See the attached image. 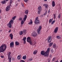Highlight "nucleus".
Instances as JSON below:
<instances>
[{
  "mask_svg": "<svg viewBox=\"0 0 62 62\" xmlns=\"http://www.w3.org/2000/svg\"><path fill=\"white\" fill-rule=\"evenodd\" d=\"M41 54L43 55H44L45 57H48L49 56V54H46V52H45V51H41Z\"/></svg>",
  "mask_w": 62,
  "mask_h": 62,
  "instance_id": "obj_2",
  "label": "nucleus"
},
{
  "mask_svg": "<svg viewBox=\"0 0 62 62\" xmlns=\"http://www.w3.org/2000/svg\"><path fill=\"white\" fill-rule=\"evenodd\" d=\"M37 52L38 51H37V50H36L34 51L33 54H37Z\"/></svg>",
  "mask_w": 62,
  "mask_h": 62,
  "instance_id": "obj_24",
  "label": "nucleus"
},
{
  "mask_svg": "<svg viewBox=\"0 0 62 62\" xmlns=\"http://www.w3.org/2000/svg\"><path fill=\"white\" fill-rule=\"evenodd\" d=\"M10 6L11 5H10L6 7V11H8L9 10V9H10Z\"/></svg>",
  "mask_w": 62,
  "mask_h": 62,
  "instance_id": "obj_8",
  "label": "nucleus"
},
{
  "mask_svg": "<svg viewBox=\"0 0 62 62\" xmlns=\"http://www.w3.org/2000/svg\"><path fill=\"white\" fill-rule=\"evenodd\" d=\"M15 44L16 45L18 46L20 44V43H19V42H18L16 41L15 42Z\"/></svg>",
  "mask_w": 62,
  "mask_h": 62,
  "instance_id": "obj_22",
  "label": "nucleus"
},
{
  "mask_svg": "<svg viewBox=\"0 0 62 62\" xmlns=\"http://www.w3.org/2000/svg\"><path fill=\"white\" fill-rule=\"evenodd\" d=\"M29 42L30 44L31 45H32V46H33V45H34V44H33V42L32 41H30V42Z\"/></svg>",
  "mask_w": 62,
  "mask_h": 62,
  "instance_id": "obj_23",
  "label": "nucleus"
},
{
  "mask_svg": "<svg viewBox=\"0 0 62 62\" xmlns=\"http://www.w3.org/2000/svg\"><path fill=\"white\" fill-rule=\"evenodd\" d=\"M60 62H62V60H61Z\"/></svg>",
  "mask_w": 62,
  "mask_h": 62,
  "instance_id": "obj_63",
  "label": "nucleus"
},
{
  "mask_svg": "<svg viewBox=\"0 0 62 62\" xmlns=\"http://www.w3.org/2000/svg\"><path fill=\"white\" fill-rule=\"evenodd\" d=\"M21 4L23 7H24V5H23V3H22Z\"/></svg>",
  "mask_w": 62,
  "mask_h": 62,
  "instance_id": "obj_49",
  "label": "nucleus"
},
{
  "mask_svg": "<svg viewBox=\"0 0 62 62\" xmlns=\"http://www.w3.org/2000/svg\"><path fill=\"white\" fill-rule=\"evenodd\" d=\"M24 44H25V43H26V41H24Z\"/></svg>",
  "mask_w": 62,
  "mask_h": 62,
  "instance_id": "obj_52",
  "label": "nucleus"
},
{
  "mask_svg": "<svg viewBox=\"0 0 62 62\" xmlns=\"http://www.w3.org/2000/svg\"><path fill=\"white\" fill-rule=\"evenodd\" d=\"M32 58L30 59L29 60L30 61H32Z\"/></svg>",
  "mask_w": 62,
  "mask_h": 62,
  "instance_id": "obj_48",
  "label": "nucleus"
},
{
  "mask_svg": "<svg viewBox=\"0 0 62 62\" xmlns=\"http://www.w3.org/2000/svg\"><path fill=\"white\" fill-rule=\"evenodd\" d=\"M61 17V15L59 14V15H58V19H60V18Z\"/></svg>",
  "mask_w": 62,
  "mask_h": 62,
  "instance_id": "obj_39",
  "label": "nucleus"
},
{
  "mask_svg": "<svg viewBox=\"0 0 62 62\" xmlns=\"http://www.w3.org/2000/svg\"><path fill=\"white\" fill-rule=\"evenodd\" d=\"M27 18V15H25L24 16V18L23 19L24 21H25V20H26Z\"/></svg>",
  "mask_w": 62,
  "mask_h": 62,
  "instance_id": "obj_18",
  "label": "nucleus"
},
{
  "mask_svg": "<svg viewBox=\"0 0 62 62\" xmlns=\"http://www.w3.org/2000/svg\"><path fill=\"white\" fill-rule=\"evenodd\" d=\"M26 39V37H25L23 38V41H25Z\"/></svg>",
  "mask_w": 62,
  "mask_h": 62,
  "instance_id": "obj_35",
  "label": "nucleus"
},
{
  "mask_svg": "<svg viewBox=\"0 0 62 62\" xmlns=\"http://www.w3.org/2000/svg\"><path fill=\"white\" fill-rule=\"evenodd\" d=\"M9 23H11V24H13L14 23V20L12 19H11L9 22Z\"/></svg>",
  "mask_w": 62,
  "mask_h": 62,
  "instance_id": "obj_15",
  "label": "nucleus"
},
{
  "mask_svg": "<svg viewBox=\"0 0 62 62\" xmlns=\"http://www.w3.org/2000/svg\"><path fill=\"white\" fill-rule=\"evenodd\" d=\"M57 38L58 39H60L61 38H60V36H57Z\"/></svg>",
  "mask_w": 62,
  "mask_h": 62,
  "instance_id": "obj_37",
  "label": "nucleus"
},
{
  "mask_svg": "<svg viewBox=\"0 0 62 62\" xmlns=\"http://www.w3.org/2000/svg\"><path fill=\"white\" fill-rule=\"evenodd\" d=\"M53 15L54 16V17H55V14H53Z\"/></svg>",
  "mask_w": 62,
  "mask_h": 62,
  "instance_id": "obj_56",
  "label": "nucleus"
},
{
  "mask_svg": "<svg viewBox=\"0 0 62 62\" xmlns=\"http://www.w3.org/2000/svg\"><path fill=\"white\" fill-rule=\"evenodd\" d=\"M28 0H24V1L26 2H28Z\"/></svg>",
  "mask_w": 62,
  "mask_h": 62,
  "instance_id": "obj_45",
  "label": "nucleus"
},
{
  "mask_svg": "<svg viewBox=\"0 0 62 62\" xmlns=\"http://www.w3.org/2000/svg\"><path fill=\"white\" fill-rule=\"evenodd\" d=\"M29 11V10H25V13L26 15H27L28 14V12Z\"/></svg>",
  "mask_w": 62,
  "mask_h": 62,
  "instance_id": "obj_20",
  "label": "nucleus"
},
{
  "mask_svg": "<svg viewBox=\"0 0 62 62\" xmlns=\"http://www.w3.org/2000/svg\"><path fill=\"white\" fill-rule=\"evenodd\" d=\"M50 60L49 59V60H48V62H50Z\"/></svg>",
  "mask_w": 62,
  "mask_h": 62,
  "instance_id": "obj_55",
  "label": "nucleus"
},
{
  "mask_svg": "<svg viewBox=\"0 0 62 62\" xmlns=\"http://www.w3.org/2000/svg\"><path fill=\"white\" fill-rule=\"evenodd\" d=\"M54 52V51L53 49H52L51 50V53H53Z\"/></svg>",
  "mask_w": 62,
  "mask_h": 62,
  "instance_id": "obj_41",
  "label": "nucleus"
},
{
  "mask_svg": "<svg viewBox=\"0 0 62 62\" xmlns=\"http://www.w3.org/2000/svg\"><path fill=\"white\" fill-rule=\"evenodd\" d=\"M40 11H41V10L39 11V10H38V14H39L40 13Z\"/></svg>",
  "mask_w": 62,
  "mask_h": 62,
  "instance_id": "obj_40",
  "label": "nucleus"
},
{
  "mask_svg": "<svg viewBox=\"0 0 62 62\" xmlns=\"http://www.w3.org/2000/svg\"><path fill=\"white\" fill-rule=\"evenodd\" d=\"M58 62V61H57L56 62Z\"/></svg>",
  "mask_w": 62,
  "mask_h": 62,
  "instance_id": "obj_62",
  "label": "nucleus"
},
{
  "mask_svg": "<svg viewBox=\"0 0 62 62\" xmlns=\"http://www.w3.org/2000/svg\"><path fill=\"white\" fill-rule=\"evenodd\" d=\"M47 11L46 10L44 14V16H45V15L47 14Z\"/></svg>",
  "mask_w": 62,
  "mask_h": 62,
  "instance_id": "obj_32",
  "label": "nucleus"
},
{
  "mask_svg": "<svg viewBox=\"0 0 62 62\" xmlns=\"http://www.w3.org/2000/svg\"><path fill=\"white\" fill-rule=\"evenodd\" d=\"M43 6L45 7L46 8H48V5L46 4H45L43 5Z\"/></svg>",
  "mask_w": 62,
  "mask_h": 62,
  "instance_id": "obj_16",
  "label": "nucleus"
},
{
  "mask_svg": "<svg viewBox=\"0 0 62 62\" xmlns=\"http://www.w3.org/2000/svg\"><path fill=\"white\" fill-rule=\"evenodd\" d=\"M40 17H41V18H42V17H43V15H41L40 16Z\"/></svg>",
  "mask_w": 62,
  "mask_h": 62,
  "instance_id": "obj_47",
  "label": "nucleus"
},
{
  "mask_svg": "<svg viewBox=\"0 0 62 62\" xmlns=\"http://www.w3.org/2000/svg\"><path fill=\"white\" fill-rule=\"evenodd\" d=\"M53 43H50L49 44V47H51V46L53 45Z\"/></svg>",
  "mask_w": 62,
  "mask_h": 62,
  "instance_id": "obj_29",
  "label": "nucleus"
},
{
  "mask_svg": "<svg viewBox=\"0 0 62 62\" xmlns=\"http://www.w3.org/2000/svg\"><path fill=\"white\" fill-rule=\"evenodd\" d=\"M53 19L52 18V19H50L49 21V23H51V22H52V21H53Z\"/></svg>",
  "mask_w": 62,
  "mask_h": 62,
  "instance_id": "obj_28",
  "label": "nucleus"
},
{
  "mask_svg": "<svg viewBox=\"0 0 62 62\" xmlns=\"http://www.w3.org/2000/svg\"><path fill=\"white\" fill-rule=\"evenodd\" d=\"M42 28V26H40L39 27V28H38L37 30V33L39 35L40 34V30Z\"/></svg>",
  "mask_w": 62,
  "mask_h": 62,
  "instance_id": "obj_5",
  "label": "nucleus"
},
{
  "mask_svg": "<svg viewBox=\"0 0 62 62\" xmlns=\"http://www.w3.org/2000/svg\"><path fill=\"white\" fill-rule=\"evenodd\" d=\"M58 30V27H56L54 30V32L55 33H56Z\"/></svg>",
  "mask_w": 62,
  "mask_h": 62,
  "instance_id": "obj_9",
  "label": "nucleus"
},
{
  "mask_svg": "<svg viewBox=\"0 0 62 62\" xmlns=\"http://www.w3.org/2000/svg\"><path fill=\"white\" fill-rule=\"evenodd\" d=\"M2 3L3 4H5V3H6V1L5 0L3 1L2 2Z\"/></svg>",
  "mask_w": 62,
  "mask_h": 62,
  "instance_id": "obj_38",
  "label": "nucleus"
},
{
  "mask_svg": "<svg viewBox=\"0 0 62 62\" xmlns=\"http://www.w3.org/2000/svg\"><path fill=\"white\" fill-rule=\"evenodd\" d=\"M23 18H22V17H20L19 18V20L20 21H23Z\"/></svg>",
  "mask_w": 62,
  "mask_h": 62,
  "instance_id": "obj_34",
  "label": "nucleus"
},
{
  "mask_svg": "<svg viewBox=\"0 0 62 62\" xmlns=\"http://www.w3.org/2000/svg\"><path fill=\"white\" fill-rule=\"evenodd\" d=\"M7 26L9 27V28H11L12 26V25L11 24V23H8L7 25Z\"/></svg>",
  "mask_w": 62,
  "mask_h": 62,
  "instance_id": "obj_10",
  "label": "nucleus"
},
{
  "mask_svg": "<svg viewBox=\"0 0 62 62\" xmlns=\"http://www.w3.org/2000/svg\"><path fill=\"white\" fill-rule=\"evenodd\" d=\"M20 62H25V61L23 60H21L20 61Z\"/></svg>",
  "mask_w": 62,
  "mask_h": 62,
  "instance_id": "obj_43",
  "label": "nucleus"
},
{
  "mask_svg": "<svg viewBox=\"0 0 62 62\" xmlns=\"http://www.w3.org/2000/svg\"><path fill=\"white\" fill-rule=\"evenodd\" d=\"M38 9L39 11L41 10V7L40 6H39L38 8Z\"/></svg>",
  "mask_w": 62,
  "mask_h": 62,
  "instance_id": "obj_27",
  "label": "nucleus"
},
{
  "mask_svg": "<svg viewBox=\"0 0 62 62\" xmlns=\"http://www.w3.org/2000/svg\"><path fill=\"white\" fill-rule=\"evenodd\" d=\"M11 57H8V59L9 60L8 61L9 62H11Z\"/></svg>",
  "mask_w": 62,
  "mask_h": 62,
  "instance_id": "obj_25",
  "label": "nucleus"
},
{
  "mask_svg": "<svg viewBox=\"0 0 62 62\" xmlns=\"http://www.w3.org/2000/svg\"><path fill=\"white\" fill-rule=\"evenodd\" d=\"M56 47V45L54 43L53 45V48H55Z\"/></svg>",
  "mask_w": 62,
  "mask_h": 62,
  "instance_id": "obj_26",
  "label": "nucleus"
},
{
  "mask_svg": "<svg viewBox=\"0 0 62 62\" xmlns=\"http://www.w3.org/2000/svg\"><path fill=\"white\" fill-rule=\"evenodd\" d=\"M52 6L53 7H54V6H55V2H54V1H53L52 2Z\"/></svg>",
  "mask_w": 62,
  "mask_h": 62,
  "instance_id": "obj_17",
  "label": "nucleus"
},
{
  "mask_svg": "<svg viewBox=\"0 0 62 62\" xmlns=\"http://www.w3.org/2000/svg\"><path fill=\"white\" fill-rule=\"evenodd\" d=\"M7 48V46L5 44H3L0 47V52H4L6 50Z\"/></svg>",
  "mask_w": 62,
  "mask_h": 62,
  "instance_id": "obj_1",
  "label": "nucleus"
},
{
  "mask_svg": "<svg viewBox=\"0 0 62 62\" xmlns=\"http://www.w3.org/2000/svg\"><path fill=\"white\" fill-rule=\"evenodd\" d=\"M44 0V1H45V2H46L47 1V0Z\"/></svg>",
  "mask_w": 62,
  "mask_h": 62,
  "instance_id": "obj_58",
  "label": "nucleus"
},
{
  "mask_svg": "<svg viewBox=\"0 0 62 62\" xmlns=\"http://www.w3.org/2000/svg\"><path fill=\"white\" fill-rule=\"evenodd\" d=\"M30 22H32V19H31L30 20Z\"/></svg>",
  "mask_w": 62,
  "mask_h": 62,
  "instance_id": "obj_59",
  "label": "nucleus"
},
{
  "mask_svg": "<svg viewBox=\"0 0 62 62\" xmlns=\"http://www.w3.org/2000/svg\"><path fill=\"white\" fill-rule=\"evenodd\" d=\"M1 10L0 9V13H1Z\"/></svg>",
  "mask_w": 62,
  "mask_h": 62,
  "instance_id": "obj_57",
  "label": "nucleus"
},
{
  "mask_svg": "<svg viewBox=\"0 0 62 62\" xmlns=\"http://www.w3.org/2000/svg\"><path fill=\"white\" fill-rule=\"evenodd\" d=\"M50 48H49L47 49V50H48V51H50Z\"/></svg>",
  "mask_w": 62,
  "mask_h": 62,
  "instance_id": "obj_50",
  "label": "nucleus"
},
{
  "mask_svg": "<svg viewBox=\"0 0 62 62\" xmlns=\"http://www.w3.org/2000/svg\"><path fill=\"white\" fill-rule=\"evenodd\" d=\"M9 37L11 38V39H13V35L11 33L10 34V35H9Z\"/></svg>",
  "mask_w": 62,
  "mask_h": 62,
  "instance_id": "obj_19",
  "label": "nucleus"
},
{
  "mask_svg": "<svg viewBox=\"0 0 62 62\" xmlns=\"http://www.w3.org/2000/svg\"><path fill=\"white\" fill-rule=\"evenodd\" d=\"M39 19L38 16L36 18V20L35 21V23L36 24H39L40 23V21L38 19Z\"/></svg>",
  "mask_w": 62,
  "mask_h": 62,
  "instance_id": "obj_4",
  "label": "nucleus"
},
{
  "mask_svg": "<svg viewBox=\"0 0 62 62\" xmlns=\"http://www.w3.org/2000/svg\"><path fill=\"white\" fill-rule=\"evenodd\" d=\"M54 18L55 19V18H56V17L55 16V17L54 16Z\"/></svg>",
  "mask_w": 62,
  "mask_h": 62,
  "instance_id": "obj_64",
  "label": "nucleus"
},
{
  "mask_svg": "<svg viewBox=\"0 0 62 62\" xmlns=\"http://www.w3.org/2000/svg\"><path fill=\"white\" fill-rule=\"evenodd\" d=\"M22 55H18L17 56V59L18 60H20L21 59V57Z\"/></svg>",
  "mask_w": 62,
  "mask_h": 62,
  "instance_id": "obj_14",
  "label": "nucleus"
},
{
  "mask_svg": "<svg viewBox=\"0 0 62 62\" xmlns=\"http://www.w3.org/2000/svg\"><path fill=\"white\" fill-rule=\"evenodd\" d=\"M49 51L47 50L46 52V54H47V53H49Z\"/></svg>",
  "mask_w": 62,
  "mask_h": 62,
  "instance_id": "obj_42",
  "label": "nucleus"
},
{
  "mask_svg": "<svg viewBox=\"0 0 62 62\" xmlns=\"http://www.w3.org/2000/svg\"><path fill=\"white\" fill-rule=\"evenodd\" d=\"M11 52H8L7 53V56H8V57H11Z\"/></svg>",
  "mask_w": 62,
  "mask_h": 62,
  "instance_id": "obj_11",
  "label": "nucleus"
},
{
  "mask_svg": "<svg viewBox=\"0 0 62 62\" xmlns=\"http://www.w3.org/2000/svg\"><path fill=\"white\" fill-rule=\"evenodd\" d=\"M22 58L24 60H26V55H25L23 56L22 57Z\"/></svg>",
  "mask_w": 62,
  "mask_h": 62,
  "instance_id": "obj_21",
  "label": "nucleus"
},
{
  "mask_svg": "<svg viewBox=\"0 0 62 62\" xmlns=\"http://www.w3.org/2000/svg\"><path fill=\"white\" fill-rule=\"evenodd\" d=\"M11 30H9V31H8V33H9V32H11Z\"/></svg>",
  "mask_w": 62,
  "mask_h": 62,
  "instance_id": "obj_53",
  "label": "nucleus"
},
{
  "mask_svg": "<svg viewBox=\"0 0 62 62\" xmlns=\"http://www.w3.org/2000/svg\"><path fill=\"white\" fill-rule=\"evenodd\" d=\"M48 13H50V10H49L48 12Z\"/></svg>",
  "mask_w": 62,
  "mask_h": 62,
  "instance_id": "obj_54",
  "label": "nucleus"
},
{
  "mask_svg": "<svg viewBox=\"0 0 62 62\" xmlns=\"http://www.w3.org/2000/svg\"><path fill=\"white\" fill-rule=\"evenodd\" d=\"M16 18V16H15L12 18V19L13 20H14Z\"/></svg>",
  "mask_w": 62,
  "mask_h": 62,
  "instance_id": "obj_31",
  "label": "nucleus"
},
{
  "mask_svg": "<svg viewBox=\"0 0 62 62\" xmlns=\"http://www.w3.org/2000/svg\"><path fill=\"white\" fill-rule=\"evenodd\" d=\"M27 41L28 42L31 41V39L30 38V37H28L27 39Z\"/></svg>",
  "mask_w": 62,
  "mask_h": 62,
  "instance_id": "obj_12",
  "label": "nucleus"
},
{
  "mask_svg": "<svg viewBox=\"0 0 62 62\" xmlns=\"http://www.w3.org/2000/svg\"><path fill=\"white\" fill-rule=\"evenodd\" d=\"M55 20H54L52 21V22L51 23V24H53L54 23H55Z\"/></svg>",
  "mask_w": 62,
  "mask_h": 62,
  "instance_id": "obj_30",
  "label": "nucleus"
},
{
  "mask_svg": "<svg viewBox=\"0 0 62 62\" xmlns=\"http://www.w3.org/2000/svg\"><path fill=\"white\" fill-rule=\"evenodd\" d=\"M23 23H24L23 20H22L21 22V24L22 25V24H23Z\"/></svg>",
  "mask_w": 62,
  "mask_h": 62,
  "instance_id": "obj_36",
  "label": "nucleus"
},
{
  "mask_svg": "<svg viewBox=\"0 0 62 62\" xmlns=\"http://www.w3.org/2000/svg\"><path fill=\"white\" fill-rule=\"evenodd\" d=\"M1 58H4V56H1Z\"/></svg>",
  "mask_w": 62,
  "mask_h": 62,
  "instance_id": "obj_51",
  "label": "nucleus"
},
{
  "mask_svg": "<svg viewBox=\"0 0 62 62\" xmlns=\"http://www.w3.org/2000/svg\"><path fill=\"white\" fill-rule=\"evenodd\" d=\"M14 46V42L12 41L10 44V46L11 48L13 47Z\"/></svg>",
  "mask_w": 62,
  "mask_h": 62,
  "instance_id": "obj_7",
  "label": "nucleus"
},
{
  "mask_svg": "<svg viewBox=\"0 0 62 62\" xmlns=\"http://www.w3.org/2000/svg\"><path fill=\"white\" fill-rule=\"evenodd\" d=\"M32 23H33V22H31L30 21V22H29L28 23L29 24H32Z\"/></svg>",
  "mask_w": 62,
  "mask_h": 62,
  "instance_id": "obj_33",
  "label": "nucleus"
},
{
  "mask_svg": "<svg viewBox=\"0 0 62 62\" xmlns=\"http://www.w3.org/2000/svg\"><path fill=\"white\" fill-rule=\"evenodd\" d=\"M47 41L48 43H50L52 41V37L51 36H49L47 39Z\"/></svg>",
  "mask_w": 62,
  "mask_h": 62,
  "instance_id": "obj_6",
  "label": "nucleus"
},
{
  "mask_svg": "<svg viewBox=\"0 0 62 62\" xmlns=\"http://www.w3.org/2000/svg\"><path fill=\"white\" fill-rule=\"evenodd\" d=\"M37 33L35 32H33L32 33V36L33 37H36L37 36Z\"/></svg>",
  "mask_w": 62,
  "mask_h": 62,
  "instance_id": "obj_13",
  "label": "nucleus"
},
{
  "mask_svg": "<svg viewBox=\"0 0 62 62\" xmlns=\"http://www.w3.org/2000/svg\"><path fill=\"white\" fill-rule=\"evenodd\" d=\"M26 33V30H23V31H20L19 32V34L20 35H23V33L24 34V35H25Z\"/></svg>",
  "mask_w": 62,
  "mask_h": 62,
  "instance_id": "obj_3",
  "label": "nucleus"
},
{
  "mask_svg": "<svg viewBox=\"0 0 62 62\" xmlns=\"http://www.w3.org/2000/svg\"><path fill=\"white\" fill-rule=\"evenodd\" d=\"M54 60H55V58L54 57L53 58L52 61H54Z\"/></svg>",
  "mask_w": 62,
  "mask_h": 62,
  "instance_id": "obj_44",
  "label": "nucleus"
},
{
  "mask_svg": "<svg viewBox=\"0 0 62 62\" xmlns=\"http://www.w3.org/2000/svg\"><path fill=\"white\" fill-rule=\"evenodd\" d=\"M18 2H20V0H18Z\"/></svg>",
  "mask_w": 62,
  "mask_h": 62,
  "instance_id": "obj_61",
  "label": "nucleus"
},
{
  "mask_svg": "<svg viewBox=\"0 0 62 62\" xmlns=\"http://www.w3.org/2000/svg\"><path fill=\"white\" fill-rule=\"evenodd\" d=\"M50 56H51V57H52V55H51V54H50Z\"/></svg>",
  "mask_w": 62,
  "mask_h": 62,
  "instance_id": "obj_60",
  "label": "nucleus"
},
{
  "mask_svg": "<svg viewBox=\"0 0 62 62\" xmlns=\"http://www.w3.org/2000/svg\"><path fill=\"white\" fill-rule=\"evenodd\" d=\"M10 3L11 4L12 3V1H11V0H10Z\"/></svg>",
  "mask_w": 62,
  "mask_h": 62,
  "instance_id": "obj_46",
  "label": "nucleus"
}]
</instances>
